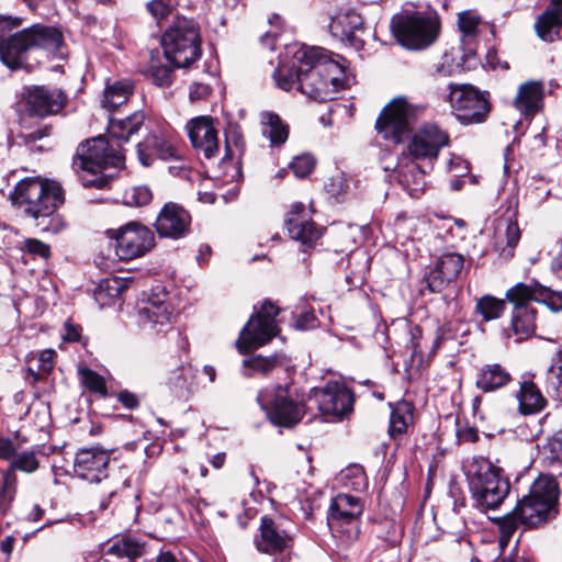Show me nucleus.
<instances>
[{"mask_svg":"<svg viewBox=\"0 0 562 562\" xmlns=\"http://www.w3.org/2000/svg\"><path fill=\"white\" fill-rule=\"evenodd\" d=\"M123 164V153L103 136L80 143L72 158V169L86 188H106L111 179L103 170Z\"/></svg>","mask_w":562,"mask_h":562,"instance_id":"4","label":"nucleus"},{"mask_svg":"<svg viewBox=\"0 0 562 562\" xmlns=\"http://www.w3.org/2000/svg\"><path fill=\"white\" fill-rule=\"evenodd\" d=\"M363 513L361 498L340 493L333 498L327 516V524L331 532L339 533L348 541L359 536V517Z\"/></svg>","mask_w":562,"mask_h":562,"instance_id":"12","label":"nucleus"},{"mask_svg":"<svg viewBox=\"0 0 562 562\" xmlns=\"http://www.w3.org/2000/svg\"><path fill=\"white\" fill-rule=\"evenodd\" d=\"M510 372L499 363L482 366L475 376V386L483 393L496 392L512 382Z\"/></svg>","mask_w":562,"mask_h":562,"instance_id":"30","label":"nucleus"},{"mask_svg":"<svg viewBox=\"0 0 562 562\" xmlns=\"http://www.w3.org/2000/svg\"><path fill=\"white\" fill-rule=\"evenodd\" d=\"M199 24L178 16L165 31L161 45L166 58L177 68H189L202 55Z\"/></svg>","mask_w":562,"mask_h":562,"instance_id":"8","label":"nucleus"},{"mask_svg":"<svg viewBox=\"0 0 562 562\" xmlns=\"http://www.w3.org/2000/svg\"><path fill=\"white\" fill-rule=\"evenodd\" d=\"M117 401L128 409H134L139 405L137 395L130 391H121L117 394Z\"/></svg>","mask_w":562,"mask_h":562,"instance_id":"63","label":"nucleus"},{"mask_svg":"<svg viewBox=\"0 0 562 562\" xmlns=\"http://www.w3.org/2000/svg\"><path fill=\"white\" fill-rule=\"evenodd\" d=\"M61 33L53 26L34 24L0 41V60L10 69L25 68L26 54L33 48L58 49Z\"/></svg>","mask_w":562,"mask_h":562,"instance_id":"6","label":"nucleus"},{"mask_svg":"<svg viewBox=\"0 0 562 562\" xmlns=\"http://www.w3.org/2000/svg\"><path fill=\"white\" fill-rule=\"evenodd\" d=\"M175 4V0H153L147 4V9L159 21L171 13Z\"/></svg>","mask_w":562,"mask_h":562,"instance_id":"55","label":"nucleus"},{"mask_svg":"<svg viewBox=\"0 0 562 562\" xmlns=\"http://www.w3.org/2000/svg\"><path fill=\"white\" fill-rule=\"evenodd\" d=\"M553 296L557 297L561 303L560 307H562V292L552 293L549 289L537 283L533 285L518 283L506 293V299L515 306L529 305V301H537L539 297L552 299Z\"/></svg>","mask_w":562,"mask_h":562,"instance_id":"33","label":"nucleus"},{"mask_svg":"<svg viewBox=\"0 0 562 562\" xmlns=\"http://www.w3.org/2000/svg\"><path fill=\"white\" fill-rule=\"evenodd\" d=\"M137 157L139 162L149 167L156 159H178L179 155L173 143L160 133L148 134L137 145Z\"/></svg>","mask_w":562,"mask_h":562,"instance_id":"24","label":"nucleus"},{"mask_svg":"<svg viewBox=\"0 0 562 562\" xmlns=\"http://www.w3.org/2000/svg\"><path fill=\"white\" fill-rule=\"evenodd\" d=\"M475 308L485 322H490L499 318L504 314L506 303L504 300L487 294L477 300Z\"/></svg>","mask_w":562,"mask_h":562,"instance_id":"44","label":"nucleus"},{"mask_svg":"<svg viewBox=\"0 0 562 562\" xmlns=\"http://www.w3.org/2000/svg\"><path fill=\"white\" fill-rule=\"evenodd\" d=\"M56 351L53 349H45L40 352L36 358L37 370L33 368H29V372L33 375L34 381H38L45 376H47L55 364Z\"/></svg>","mask_w":562,"mask_h":562,"instance_id":"49","label":"nucleus"},{"mask_svg":"<svg viewBox=\"0 0 562 562\" xmlns=\"http://www.w3.org/2000/svg\"><path fill=\"white\" fill-rule=\"evenodd\" d=\"M126 288L127 283L125 280L117 277L106 278L100 282L97 295L99 299L102 296L115 299L119 297Z\"/></svg>","mask_w":562,"mask_h":562,"instance_id":"50","label":"nucleus"},{"mask_svg":"<svg viewBox=\"0 0 562 562\" xmlns=\"http://www.w3.org/2000/svg\"><path fill=\"white\" fill-rule=\"evenodd\" d=\"M11 200L26 217L35 221L41 232L58 234L66 228L65 220L56 213L65 201L58 182L37 177L22 179L11 193Z\"/></svg>","mask_w":562,"mask_h":562,"instance_id":"2","label":"nucleus"},{"mask_svg":"<svg viewBox=\"0 0 562 562\" xmlns=\"http://www.w3.org/2000/svg\"><path fill=\"white\" fill-rule=\"evenodd\" d=\"M469 490L481 512L498 508L509 494L510 485L503 470L484 457H473L465 465Z\"/></svg>","mask_w":562,"mask_h":562,"instance_id":"5","label":"nucleus"},{"mask_svg":"<svg viewBox=\"0 0 562 562\" xmlns=\"http://www.w3.org/2000/svg\"><path fill=\"white\" fill-rule=\"evenodd\" d=\"M273 77L279 88L290 91L294 86H297V89L301 91L302 64H299L296 67L293 66L286 71L279 68L274 71Z\"/></svg>","mask_w":562,"mask_h":562,"instance_id":"46","label":"nucleus"},{"mask_svg":"<svg viewBox=\"0 0 562 562\" xmlns=\"http://www.w3.org/2000/svg\"><path fill=\"white\" fill-rule=\"evenodd\" d=\"M285 228L290 237L311 248L322 236V229L313 222L306 206L293 203L285 215Z\"/></svg>","mask_w":562,"mask_h":562,"instance_id":"21","label":"nucleus"},{"mask_svg":"<svg viewBox=\"0 0 562 562\" xmlns=\"http://www.w3.org/2000/svg\"><path fill=\"white\" fill-rule=\"evenodd\" d=\"M544 85L539 80H529L518 87L514 106L524 115L532 117L543 109Z\"/></svg>","mask_w":562,"mask_h":562,"instance_id":"28","label":"nucleus"},{"mask_svg":"<svg viewBox=\"0 0 562 562\" xmlns=\"http://www.w3.org/2000/svg\"><path fill=\"white\" fill-rule=\"evenodd\" d=\"M449 103L461 123L475 124L485 120L490 112V104L483 92L468 83H449Z\"/></svg>","mask_w":562,"mask_h":562,"instance_id":"13","label":"nucleus"},{"mask_svg":"<svg viewBox=\"0 0 562 562\" xmlns=\"http://www.w3.org/2000/svg\"><path fill=\"white\" fill-rule=\"evenodd\" d=\"M464 267V258L457 252H446L436 261L423 282L430 293H440L456 281Z\"/></svg>","mask_w":562,"mask_h":562,"instance_id":"20","label":"nucleus"},{"mask_svg":"<svg viewBox=\"0 0 562 562\" xmlns=\"http://www.w3.org/2000/svg\"><path fill=\"white\" fill-rule=\"evenodd\" d=\"M515 396L518 402V412L525 416L540 413L548 403L538 385L531 379L520 382L519 390Z\"/></svg>","mask_w":562,"mask_h":562,"instance_id":"31","label":"nucleus"},{"mask_svg":"<svg viewBox=\"0 0 562 562\" xmlns=\"http://www.w3.org/2000/svg\"><path fill=\"white\" fill-rule=\"evenodd\" d=\"M291 169L297 178L307 177L315 167V159L311 155H301L290 164Z\"/></svg>","mask_w":562,"mask_h":562,"instance_id":"53","label":"nucleus"},{"mask_svg":"<svg viewBox=\"0 0 562 562\" xmlns=\"http://www.w3.org/2000/svg\"><path fill=\"white\" fill-rule=\"evenodd\" d=\"M153 200V192L147 186H135L125 190L123 203L127 206L142 207Z\"/></svg>","mask_w":562,"mask_h":562,"instance_id":"47","label":"nucleus"},{"mask_svg":"<svg viewBox=\"0 0 562 562\" xmlns=\"http://www.w3.org/2000/svg\"><path fill=\"white\" fill-rule=\"evenodd\" d=\"M261 133L270 140L271 146L284 144L289 137V126L271 111L260 113Z\"/></svg>","mask_w":562,"mask_h":562,"instance_id":"36","label":"nucleus"},{"mask_svg":"<svg viewBox=\"0 0 562 562\" xmlns=\"http://www.w3.org/2000/svg\"><path fill=\"white\" fill-rule=\"evenodd\" d=\"M294 58L302 64L301 92L322 102L333 100L340 87L341 65L321 47H302Z\"/></svg>","mask_w":562,"mask_h":562,"instance_id":"3","label":"nucleus"},{"mask_svg":"<svg viewBox=\"0 0 562 562\" xmlns=\"http://www.w3.org/2000/svg\"><path fill=\"white\" fill-rule=\"evenodd\" d=\"M134 93V83L130 79L116 80L108 83L101 104L104 109L112 111L125 104Z\"/></svg>","mask_w":562,"mask_h":562,"instance_id":"37","label":"nucleus"},{"mask_svg":"<svg viewBox=\"0 0 562 562\" xmlns=\"http://www.w3.org/2000/svg\"><path fill=\"white\" fill-rule=\"evenodd\" d=\"M535 27L542 41L562 38V0H550L549 7L537 19Z\"/></svg>","mask_w":562,"mask_h":562,"instance_id":"29","label":"nucleus"},{"mask_svg":"<svg viewBox=\"0 0 562 562\" xmlns=\"http://www.w3.org/2000/svg\"><path fill=\"white\" fill-rule=\"evenodd\" d=\"M448 133L436 124L427 123L412 135L401 155L417 161L428 160L432 162L437 159L441 148L448 146Z\"/></svg>","mask_w":562,"mask_h":562,"instance_id":"16","label":"nucleus"},{"mask_svg":"<svg viewBox=\"0 0 562 562\" xmlns=\"http://www.w3.org/2000/svg\"><path fill=\"white\" fill-rule=\"evenodd\" d=\"M145 113L143 111H136L125 119L109 120V133L112 137L120 142H128L130 137L137 133L144 125Z\"/></svg>","mask_w":562,"mask_h":562,"instance_id":"35","label":"nucleus"},{"mask_svg":"<svg viewBox=\"0 0 562 562\" xmlns=\"http://www.w3.org/2000/svg\"><path fill=\"white\" fill-rule=\"evenodd\" d=\"M350 183L345 172L333 176L327 183V190L331 195H341L349 191Z\"/></svg>","mask_w":562,"mask_h":562,"instance_id":"56","label":"nucleus"},{"mask_svg":"<svg viewBox=\"0 0 562 562\" xmlns=\"http://www.w3.org/2000/svg\"><path fill=\"white\" fill-rule=\"evenodd\" d=\"M412 409L408 403L401 402L396 404L391 412L389 434L393 439L406 432L412 420Z\"/></svg>","mask_w":562,"mask_h":562,"instance_id":"40","label":"nucleus"},{"mask_svg":"<svg viewBox=\"0 0 562 562\" xmlns=\"http://www.w3.org/2000/svg\"><path fill=\"white\" fill-rule=\"evenodd\" d=\"M259 552L269 555H281L280 562L290 560L293 539L280 524L268 516L260 521L259 535L255 539Z\"/></svg>","mask_w":562,"mask_h":562,"instance_id":"18","label":"nucleus"},{"mask_svg":"<svg viewBox=\"0 0 562 562\" xmlns=\"http://www.w3.org/2000/svg\"><path fill=\"white\" fill-rule=\"evenodd\" d=\"M541 452L548 464H554L562 458V430L553 432L543 443Z\"/></svg>","mask_w":562,"mask_h":562,"instance_id":"48","label":"nucleus"},{"mask_svg":"<svg viewBox=\"0 0 562 562\" xmlns=\"http://www.w3.org/2000/svg\"><path fill=\"white\" fill-rule=\"evenodd\" d=\"M40 468V460L33 450L15 452L9 461L8 468L2 472L1 493L4 497L11 498L15 492L16 471L31 474Z\"/></svg>","mask_w":562,"mask_h":562,"instance_id":"25","label":"nucleus"},{"mask_svg":"<svg viewBox=\"0 0 562 562\" xmlns=\"http://www.w3.org/2000/svg\"><path fill=\"white\" fill-rule=\"evenodd\" d=\"M151 78L155 85L168 87L172 82V69L167 65H154L151 67Z\"/></svg>","mask_w":562,"mask_h":562,"instance_id":"57","label":"nucleus"},{"mask_svg":"<svg viewBox=\"0 0 562 562\" xmlns=\"http://www.w3.org/2000/svg\"><path fill=\"white\" fill-rule=\"evenodd\" d=\"M456 337V329L453 327V323L450 321L445 322L442 325L438 326L436 338L434 340V346L431 351L436 352L442 345L443 341L453 339Z\"/></svg>","mask_w":562,"mask_h":562,"instance_id":"58","label":"nucleus"},{"mask_svg":"<svg viewBox=\"0 0 562 562\" xmlns=\"http://www.w3.org/2000/svg\"><path fill=\"white\" fill-rule=\"evenodd\" d=\"M312 398L325 416L342 418L352 411L353 395L341 382H328L324 387L313 389Z\"/></svg>","mask_w":562,"mask_h":562,"instance_id":"17","label":"nucleus"},{"mask_svg":"<svg viewBox=\"0 0 562 562\" xmlns=\"http://www.w3.org/2000/svg\"><path fill=\"white\" fill-rule=\"evenodd\" d=\"M506 246L508 249H503L502 252L510 257L513 256V249L517 246L520 239V229L517 222L507 221L505 229Z\"/></svg>","mask_w":562,"mask_h":562,"instance_id":"54","label":"nucleus"},{"mask_svg":"<svg viewBox=\"0 0 562 562\" xmlns=\"http://www.w3.org/2000/svg\"><path fill=\"white\" fill-rule=\"evenodd\" d=\"M108 233L116 240L115 252L122 260L142 257L155 246V235L151 229L138 222H130Z\"/></svg>","mask_w":562,"mask_h":562,"instance_id":"15","label":"nucleus"},{"mask_svg":"<svg viewBox=\"0 0 562 562\" xmlns=\"http://www.w3.org/2000/svg\"><path fill=\"white\" fill-rule=\"evenodd\" d=\"M362 25L361 16L356 13H347L331 19L329 30L331 34L340 41L353 43L356 31Z\"/></svg>","mask_w":562,"mask_h":562,"instance_id":"39","label":"nucleus"},{"mask_svg":"<svg viewBox=\"0 0 562 562\" xmlns=\"http://www.w3.org/2000/svg\"><path fill=\"white\" fill-rule=\"evenodd\" d=\"M211 93L207 85L194 82L190 86L189 95L192 101L205 99Z\"/></svg>","mask_w":562,"mask_h":562,"instance_id":"62","label":"nucleus"},{"mask_svg":"<svg viewBox=\"0 0 562 562\" xmlns=\"http://www.w3.org/2000/svg\"><path fill=\"white\" fill-rule=\"evenodd\" d=\"M25 250L34 256H38L41 258H48L50 256V247L49 245L43 243L36 238H29L24 243Z\"/></svg>","mask_w":562,"mask_h":562,"instance_id":"59","label":"nucleus"},{"mask_svg":"<svg viewBox=\"0 0 562 562\" xmlns=\"http://www.w3.org/2000/svg\"><path fill=\"white\" fill-rule=\"evenodd\" d=\"M398 183L413 198H418L425 187V170L422 169L417 160L407 156H398L395 167Z\"/></svg>","mask_w":562,"mask_h":562,"instance_id":"27","label":"nucleus"},{"mask_svg":"<svg viewBox=\"0 0 562 562\" xmlns=\"http://www.w3.org/2000/svg\"><path fill=\"white\" fill-rule=\"evenodd\" d=\"M138 324L146 330L160 333L170 326L172 310L164 301L148 300L138 307Z\"/></svg>","mask_w":562,"mask_h":562,"instance_id":"26","label":"nucleus"},{"mask_svg":"<svg viewBox=\"0 0 562 562\" xmlns=\"http://www.w3.org/2000/svg\"><path fill=\"white\" fill-rule=\"evenodd\" d=\"M560 488L554 476L539 475L531 484L528 494L518 499L516 506L499 522L501 548H505L518 526L539 528L559 514Z\"/></svg>","mask_w":562,"mask_h":562,"instance_id":"1","label":"nucleus"},{"mask_svg":"<svg viewBox=\"0 0 562 562\" xmlns=\"http://www.w3.org/2000/svg\"><path fill=\"white\" fill-rule=\"evenodd\" d=\"M339 482L347 488L363 492L368 487L364 469L359 464H351L339 473Z\"/></svg>","mask_w":562,"mask_h":562,"instance_id":"43","label":"nucleus"},{"mask_svg":"<svg viewBox=\"0 0 562 562\" xmlns=\"http://www.w3.org/2000/svg\"><path fill=\"white\" fill-rule=\"evenodd\" d=\"M391 30L403 47L420 50L436 42L440 22L434 9L432 12H420L404 8L392 18Z\"/></svg>","mask_w":562,"mask_h":562,"instance_id":"7","label":"nucleus"},{"mask_svg":"<svg viewBox=\"0 0 562 562\" xmlns=\"http://www.w3.org/2000/svg\"><path fill=\"white\" fill-rule=\"evenodd\" d=\"M68 103L64 90L49 86H30L24 88L23 111L26 116L46 119L58 115Z\"/></svg>","mask_w":562,"mask_h":562,"instance_id":"14","label":"nucleus"},{"mask_svg":"<svg viewBox=\"0 0 562 562\" xmlns=\"http://www.w3.org/2000/svg\"><path fill=\"white\" fill-rule=\"evenodd\" d=\"M22 24L21 18L0 15V41L7 38L8 32L18 29Z\"/></svg>","mask_w":562,"mask_h":562,"instance_id":"60","label":"nucleus"},{"mask_svg":"<svg viewBox=\"0 0 562 562\" xmlns=\"http://www.w3.org/2000/svg\"><path fill=\"white\" fill-rule=\"evenodd\" d=\"M257 401L269 420L277 426L292 427L305 413L304 403L293 395L289 386L266 387L258 393Z\"/></svg>","mask_w":562,"mask_h":562,"instance_id":"9","label":"nucleus"},{"mask_svg":"<svg viewBox=\"0 0 562 562\" xmlns=\"http://www.w3.org/2000/svg\"><path fill=\"white\" fill-rule=\"evenodd\" d=\"M110 452L99 447L80 449L75 457L74 471L76 475L90 483H99L108 479Z\"/></svg>","mask_w":562,"mask_h":562,"instance_id":"22","label":"nucleus"},{"mask_svg":"<svg viewBox=\"0 0 562 562\" xmlns=\"http://www.w3.org/2000/svg\"><path fill=\"white\" fill-rule=\"evenodd\" d=\"M480 24L481 16L477 13L470 10L459 13L458 26L462 33L461 45L464 50V58H471L475 55L473 42L477 34Z\"/></svg>","mask_w":562,"mask_h":562,"instance_id":"34","label":"nucleus"},{"mask_svg":"<svg viewBox=\"0 0 562 562\" xmlns=\"http://www.w3.org/2000/svg\"><path fill=\"white\" fill-rule=\"evenodd\" d=\"M462 69V65L454 61L451 53H445L440 61L436 65L435 75L438 77H450Z\"/></svg>","mask_w":562,"mask_h":562,"instance_id":"52","label":"nucleus"},{"mask_svg":"<svg viewBox=\"0 0 562 562\" xmlns=\"http://www.w3.org/2000/svg\"><path fill=\"white\" fill-rule=\"evenodd\" d=\"M279 364L280 360L277 355L270 357H262L257 355L243 361V374L246 378H251L255 373H261L266 375Z\"/></svg>","mask_w":562,"mask_h":562,"instance_id":"42","label":"nucleus"},{"mask_svg":"<svg viewBox=\"0 0 562 562\" xmlns=\"http://www.w3.org/2000/svg\"><path fill=\"white\" fill-rule=\"evenodd\" d=\"M536 330V310L530 305L515 306L512 315L510 327L507 336L516 337V341H522L533 335Z\"/></svg>","mask_w":562,"mask_h":562,"instance_id":"32","label":"nucleus"},{"mask_svg":"<svg viewBox=\"0 0 562 562\" xmlns=\"http://www.w3.org/2000/svg\"><path fill=\"white\" fill-rule=\"evenodd\" d=\"M49 133H50V126L45 125L42 128H37V130L26 134L24 137H25L26 142H35V140H38V139H42V138L48 136Z\"/></svg>","mask_w":562,"mask_h":562,"instance_id":"64","label":"nucleus"},{"mask_svg":"<svg viewBox=\"0 0 562 562\" xmlns=\"http://www.w3.org/2000/svg\"><path fill=\"white\" fill-rule=\"evenodd\" d=\"M187 131L192 146L203 153L205 158H213L217 154V132L210 117L199 116L190 120L187 124Z\"/></svg>","mask_w":562,"mask_h":562,"instance_id":"23","label":"nucleus"},{"mask_svg":"<svg viewBox=\"0 0 562 562\" xmlns=\"http://www.w3.org/2000/svg\"><path fill=\"white\" fill-rule=\"evenodd\" d=\"M144 547L131 538H122L113 542L105 551L108 557L127 559L130 561L143 554Z\"/></svg>","mask_w":562,"mask_h":562,"instance_id":"41","label":"nucleus"},{"mask_svg":"<svg viewBox=\"0 0 562 562\" xmlns=\"http://www.w3.org/2000/svg\"><path fill=\"white\" fill-rule=\"evenodd\" d=\"M547 392L552 393L557 400L562 401V351L559 350L549 367L546 376Z\"/></svg>","mask_w":562,"mask_h":562,"instance_id":"45","label":"nucleus"},{"mask_svg":"<svg viewBox=\"0 0 562 562\" xmlns=\"http://www.w3.org/2000/svg\"><path fill=\"white\" fill-rule=\"evenodd\" d=\"M82 384L91 392L102 396L106 395V385L102 375L95 371L83 368L79 370Z\"/></svg>","mask_w":562,"mask_h":562,"instance_id":"51","label":"nucleus"},{"mask_svg":"<svg viewBox=\"0 0 562 562\" xmlns=\"http://www.w3.org/2000/svg\"><path fill=\"white\" fill-rule=\"evenodd\" d=\"M16 452V447L12 439L0 436V460L10 461Z\"/></svg>","mask_w":562,"mask_h":562,"instance_id":"61","label":"nucleus"},{"mask_svg":"<svg viewBox=\"0 0 562 562\" xmlns=\"http://www.w3.org/2000/svg\"><path fill=\"white\" fill-rule=\"evenodd\" d=\"M195 372L190 363L181 364L170 372L168 384L177 396L187 397L195 390Z\"/></svg>","mask_w":562,"mask_h":562,"instance_id":"38","label":"nucleus"},{"mask_svg":"<svg viewBox=\"0 0 562 562\" xmlns=\"http://www.w3.org/2000/svg\"><path fill=\"white\" fill-rule=\"evenodd\" d=\"M191 215L182 205L168 202L159 211L155 229L161 238L180 239L191 229Z\"/></svg>","mask_w":562,"mask_h":562,"instance_id":"19","label":"nucleus"},{"mask_svg":"<svg viewBox=\"0 0 562 562\" xmlns=\"http://www.w3.org/2000/svg\"><path fill=\"white\" fill-rule=\"evenodd\" d=\"M280 310L271 301H265L260 310L243 327L236 347L240 353L258 349L278 336L276 322Z\"/></svg>","mask_w":562,"mask_h":562,"instance_id":"11","label":"nucleus"},{"mask_svg":"<svg viewBox=\"0 0 562 562\" xmlns=\"http://www.w3.org/2000/svg\"><path fill=\"white\" fill-rule=\"evenodd\" d=\"M423 111V106L414 105L405 98L394 99L380 113L375 128L385 140L400 144L411 134Z\"/></svg>","mask_w":562,"mask_h":562,"instance_id":"10","label":"nucleus"}]
</instances>
